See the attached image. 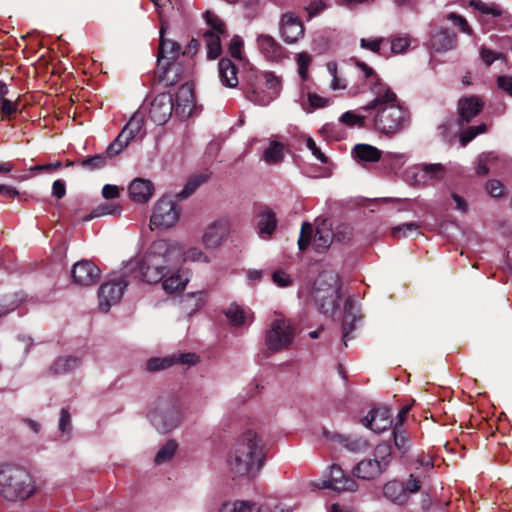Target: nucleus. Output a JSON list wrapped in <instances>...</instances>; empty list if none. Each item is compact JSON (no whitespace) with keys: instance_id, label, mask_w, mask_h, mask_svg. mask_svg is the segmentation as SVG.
Masks as SVG:
<instances>
[{"instance_id":"41","label":"nucleus","mask_w":512,"mask_h":512,"mask_svg":"<svg viewBox=\"0 0 512 512\" xmlns=\"http://www.w3.org/2000/svg\"><path fill=\"white\" fill-rule=\"evenodd\" d=\"M178 444L175 440H169L167 441L157 452L155 456V463L160 465L163 463H166L172 459L174 456L176 450H177Z\"/></svg>"},{"instance_id":"8","label":"nucleus","mask_w":512,"mask_h":512,"mask_svg":"<svg viewBox=\"0 0 512 512\" xmlns=\"http://www.w3.org/2000/svg\"><path fill=\"white\" fill-rule=\"evenodd\" d=\"M338 292L339 284L335 275L324 273L316 280L314 300L324 314L332 313L336 308L339 298Z\"/></svg>"},{"instance_id":"43","label":"nucleus","mask_w":512,"mask_h":512,"mask_svg":"<svg viewBox=\"0 0 512 512\" xmlns=\"http://www.w3.org/2000/svg\"><path fill=\"white\" fill-rule=\"evenodd\" d=\"M207 179L208 176L206 174H197L190 177L184 188L178 193V198L185 199L189 197Z\"/></svg>"},{"instance_id":"60","label":"nucleus","mask_w":512,"mask_h":512,"mask_svg":"<svg viewBox=\"0 0 512 512\" xmlns=\"http://www.w3.org/2000/svg\"><path fill=\"white\" fill-rule=\"evenodd\" d=\"M114 213L119 214V210L117 207L113 206L112 204H103V205L98 206L95 209V211L93 212V214L90 216H87L85 218V220L88 221V220H91L93 217L110 215V214H114Z\"/></svg>"},{"instance_id":"51","label":"nucleus","mask_w":512,"mask_h":512,"mask_svg":"<svg viewBox=\"0 0 512 512\" xmlns=\"http://www.w3.org/2000/svg\"><path fill=\"white\" fill-rule=\"evenodd\" d=\"M480 57L487 66H490L496 60L502 61L505 65L507 64V58L503 53L488 49L484 46L480 49Z\"/></svg>"},{"instance_id":"47","label":"nucleus","mask_w":512,"mask_h":512,"mask_svg":"<svg viewBox=\"0 0 512 512\" xmlns=\"http://www.w3.org/2000/svg\"><path fill=\"white\" fill-rule=\"evenodd\" d=\"M22 302L18 295H7L0 297V317L14 311Z\"/></svg>"},{"instance_id":"42","label":"nucleus","mask_w":512,"mask_h":512,"mask_svg":"<svg viewBox=\"0 0 512 512\" xmlns=\"http://www.w3.org/2000/svg\"><path fill=\"white\" fill-rule=\"evenodd\" d=\"M207 179L208 176L206 174H197L190 177L184 188L178 193V198L185 199L189 197Z\"/></svg>"},{"instance_id":"27","label":"nucleus","mask_w":512,"mask_h":512,"mask_svg":"<svg viewBox=\"0 0 512 512\" xmlns=\"http://www.w3.org/2000/svg\"><path fill=\"white\" fill-rule=\"evenodd\" d=\"M483 102L477 96L463 97L458 102L461 122H469L481 111Z\"/></svg>"},{"instance_id":"18","label":"nucleus","mask_w":512,"mask_h":512,"mask_svg":"<svg viewBox=\"0 0 512 512\" xmlns=\"http://www.w3.org/2000/svg\"><path fill=\"white\" fill-rule=\"evenodd\" d=\"M100 277V269L89 260H80L74 264L72 278L80 286L95 284Z\"/></svg>"},{"instance_id":"21","label":"nucleus","mask_w":512,"mask_h":512,"mask_svg":"<svg viewBox=\"0 0 512 512\" xmlns=\"http://www.w3.org/2000/svg\"><path fill=\"white\" fill-rule=\"evenodd\" d=\"M280 30L283 40L289 44L297 42L304 34L301 21L291 12L282 15Z\"/></svg>"},{"instance_id":"9","label":"nucleus","mask_w":512,"mask_h":512,"mask_svg":"<svg viewBox=\"0 0 512 512\" xmlns=\"http://www.w3.org/2000/svg\"><path fill=\"white\" fill-rule=\"evenodd\" d=\"M313 227L310 223L304 222L301 227L298 246L300 250H305L311 243L316 252L323 253L330 247L334 238L331 225L323 220L317 224L315 235L312 239Z\"/></svg>"},{"instance_id":"45","label":"nucleus","mask_w":512,"mask_h":512,"mask_svg":"<svg viewBox=\"0 0 512 512\" xmlns=\"http://www.w3.org/2000/svg\"><path fill=\"white\" fill-rule=\"evenodd\" d=\"M470 6H472L474 9L478 10L482 14L491 15L493 17H499L502 15L501 8L493 2L486 3L481 0H471Z\"/></svg>"},{"instance_id":"59","label":"nucleus","mask_w":512,"mask_h":512,"mask_svg":"<svg viewBox=\"0 0 512 512\" xmlns=\"http://www.w3.org/2000/svg\"><path fill=\"white\" fill-rule=\"evenodd\" d=\"M59 430L63 435H66V437L69 438L71 432V420L70 415L66 409L61 410Z\"/></svg>"},{"instance_id":"5","label":"nucleus","mask_w":512,"mask_h":512,"mask_svg":"<svg viewBox=\"0 0 512 512\" xmlns=\"http://www.w3.org/2000/svg\"><path fill=\"white\" fill-rule=\"evenodd\" d=\"M392 461V447L383 442L378 444L371 457L358 462L353 468V475L362 480H374L381 476Z\"/></svg>"},{"instance_id":"20","label":"nucleus","mask_w":512,"mask_h":512,"mask_svg":"<svg viewBox=\"0 0 512 512\" xmlns=\"http://www.w3.org/2000/svg\"><path fill=\"white\" fill-rule=\"evenodd\" d=\"M392 415L390 410L385 407H377L372 409L362 420L365 427L371 429L375 433H381L387 430L392 424Z\"/></svg>"},{"instance_id":"29","label":"nucleus","mask_w":512,"mask_h":512,"mask_svg":"<svg viewBox=\"0 0 512 512\" xmlns=\"http://www.w3.org/2000/svg\"><path fill=\"white\" fill-rule=\"evenodd\" d=\"M457 36L448 29H442L431 38V48L436 52H445L456 47Z\"/></svg>"},{"instance_id":"55","label":"nucleus","mask_w":512,"mask_h":512,"mask_svg":"<svg viewBox=\"0 0 512 512\" xmlns=\"http://www.w3.org/2000/svg\"><path fill=\"white\" fill-rule=\"evenodd\" d=\"M487 126L485 124H480L478 126L469 127L466 131H464L461 135L460 141L463 146L473 140L477 135L482 134L486 131Z\"/></svg>"},{"instance_id":"17","label":"nucleus","mask_w":512,"mask_h":512,"mask_svg":"<svg viewBox=\"0 0 512 512\" xmlns=\"http://www.w3.org/2000/svg\"><path fill=\"white\" fill-rule=\"evenodd\" d=\"M174 102V111L181 119L188 118L195 108V98L193 86L190 83L181 85L176 94Z\"/></svg>"},{"instance_id":"7","label":"nucleus","mask_w":512,"mask_h":512,"mask_svg":"<svg viewBox=\"0 0 512 512\" xmlns=\"http://www.w3.org/2000/svg\"><path fill=\"white\" fill-rule=\"evenodd\" d=\"M165 23L162 21L160 28V45L159 54L157 59V71L161 81L167 85H171L175 82L174 78H171L169 74L177 71L174 61L180 54V46L178 43L165 39Z\"/></svg>"},{"instance_id":"52","label":"nucleus","mask_w":512,"mask_h":512,"mask_svg":"<svg viewBox=\"0 0 512 512\" xmlns=\"http://www.w3.org/2000/svg\"><path fill=\"white\" fill-rule=\"evenodd\" d=\"M329 101L330 100L327 97H322L315 93H308L307 94V102L309 104V108H307L304 104H303V108L307 112H311L314 109L324 108V107L328 106Z\"/></svg>"},{"instance_id":"10","label":"nucleus","mask_w":512,"mask_h":512,"mask_svg":"<svg viewBox=\"0 0 512 512\" xmlns=\"http://www.w3.org/2000/svg\"><path fill=\"white\" fill-rule=\"evenodd\" d=\"M295 329L290 321L277 318L272 321L270 329L266 332L265 345L270 352L286 349L293 342Z\"/></svg>"},{"instance_id":"25","label":"nucleus","mask_w":512,"mask_h":512,"mask_svg":"<svg viewBox=\"0 0 512 512\" xmlns=\"http://www.w3.org/2000/svg\"><path fill=\"white\" fill-rule=\"evenodd\" d=\"M264 77L267 96L265 98H261L259 97V93L256 91H252L249 95L250 101L261 106H266L272 102L279 95L281 90V80L277 76L273 73H266Z\"/></svg>"},{"instance_id":"38","label":"nucleus","mask_w":512,"mask_h":512,"mask_svg":"<svg viewBox=\"0 0 512 512\" xmlns=\"http://www.w3.org/2000/svg\"><path fill=\"white\" fill-rule=\"evenodd\" d=\"M367 115H362L354 111H347L340 116V122L353 127H366L368 122H371V111H367Z\"/></svg>"},{"instance_id":"32","label":"nucleus","mask_w":512,"mask_h":512,"mask_svg":"<svg viewBox=\"0 0 512 512\" xmlns=\"http://www.w3.org/2000/svg\"><path fill=\"white\" fill-rule=\"evenodd\" d=\"M144 128V114L142 112L136 111L128 123L123 127L121 132L123 136H127L131 141L134 140L137 136L143 137L145 132Z\"/></svg>"},{"instance_id":"49","label":"nucleus","mask_w":512,"mask_h":512,"mask_svg":"<svg viewBox=\"0 0 512 512\" xmlns=\"http://www.w3.org/2000/svg\"><path fill=\"white\" fill-rule=\"evenodd\" d=\"M427 185L439 181L444 177L445 169L442 164H425Z\"/></svg>"},{"instance_id":"11","label":"nucleus","mask_w":512,"mask_h":512,"mask_svg":"<svg viewBox=\"0 0 512 512\" xmlns=\"http://www.w3.org/2000/svg\"><path fill=\"white\" fill-rule=\"evenodd\" d=\"M180 210L175 201L164 196L157 201L150 218V228L166 230L173 227L179 220Z\"/></svg>"},{"instance_id":"2","label":"nucleus","mask_w":512,"mask_h":512,"mask_svg":"<svg viewBox=\"0 0 512 512\" xmlns=\"http://www.w3.org/2000/svg\"><path fill=\"white\" fill-rule=\"evenodd\" d=\"M180 257V245L169 240H156L144 254L127 261L122 273L133 276L148 284L159 283L173 271Z\"/></svg>"},{"instance_id":"36","label":"nucleus","mask_w":512,"mask_h":512,"mask_svg":"<svg viewBox=\"0 0 512 512\" xmlns=\"http://www.w3.org/2000/svg\"><path fill=\"white\" fill-rule=\"evenodd\" d=\"M284 145L276 140L270 139L268 147L263 152V160L267 164H277L283 160Z\"/></svg>"},{"instance_id":"26","label":"nucleus","mask_w":512,"mask_h":512,"mask_svg":"<svg viewBox=\"0 0 512 512\" xmlns=\"http://www.w3.org/2000/svg\"><path fill=\"white\" fill-rule=\"evenodd\" d=\"M189 273L188 271L178 268L171 273L169 276H164V278L160 281L162 284L163 290L168 294H173L176 292H181L185 289L189 282Z\"/></svg>"},{"instance_id":"62","label":"nucleus","mask_w":512,"mask_h":512,"mask_svg":"<svg viewBox=\"0 0 512 512\" xmlns=\"http://www.w3.org/2000/svg\"><path fill=\"white\" fill-rule=\"evenodd\" d=\"M206 298H207V294L203 291L192 293L189 296V300L193 301V304H192L193 308L191 309L190 314L194 313L197 310H199L200 308H202L206 302Z\"/></svg>"},{"instance_id":"44","label":"nucleus","mask_w":512,"mask_h":512,"mask_svg":"<svg viewBox=\"0 0 512 512\" xmlns=\"http://www.w3.org/2000/svg\"><path fill=\"white\" fill-rule=\"evenodd\" d=\"M326 70L332 78L330 83L331 90L339 91L346 89V80L338 74V68L335 62H328L326 64Z\"/></svg>"},{"instance_id":"57","label":"nucleus","mask_w":512,"mask_h":512,"mask_svg":"<svg viewBox=\"0 0 512 512\" xmlns=\"http://www.w3.org/2000/svg\"><path fill=\"white\" fill-rule=\"evenodd\" d=\"M242 48H243V40L240 36L235 35L230 41L228 50L230 55L238 60L242 59Z\"/></svg>"},{"instance_id":"13","label":"nucleus","mask_w":512,"mask_h":512,"mask_svg":"<svg viewBox=\"0 0 512 512\" xmlns=\"http://www.w3.org/2000/svg\"><path fill=\"white\" fill-rule=\"evenodd\" d=\"M313 485L319 489H332L334 491H356L358 484L350 476L345 475L343 469L336 464L329 468V472L323 476L319 482H314Z\"/></svg>"},{"instance_id":"30","label":"nucleus","mask_w":512,"mask_h":512,"mask_svg":"<svg viewBox=\"0 0 512 512\" xmlns=\"http://www.w3.org/2000/svg\"><path fill=\"white\" fill-rule=\"evenodd\" d=\"M383 493L386 499L397 505H404L409 500L404 483L398 480L387 482L383 487Z\"/></svg>"},{"instance_id":"40","label":"nucleus","mask_w":512,"mask_h":512,"mask_svg":"<svg viewBox=\"0 0 512 512\" xmlns=\"http://www.w3.org/2000/svg\"><path fill=\"white\" fill-rule=\"evenodd\" d=\"M209 257L198 247H189L186 250L182 251L180 249V257L178 263L180 262H202L208 263Z\"/></svg>"},{"instance_id":"24","label":"nucleus","mask_w":512,"mask_h":512,"mask_svg":"<svg viewBox=\"0 0 512 512\" xmlns=\"http://www.w3.org/2000/svg\"><path fill=\"white\" fill-rule=\"evenodd\" d=\"M129 198L139 204L147 203L154 194V184L144 178H135L128 186Z\"/></svg>"},{"instance_id":"14","label":"nucleus","mask_w":512,"mask_h":512,"mask_svg":"<svg viewBox=\"0 0 512 512\" xmlns=\"http://www.w3.org/2000/svg\"><path fill=\"white\" fill-rule=\"evenodd\" d=\"M352 153L359 162L373 163L382 159L384 163L391 164L393 167L400 165L401 161L404 159L403 154L394 152L382 153V151L369 144L355 145Z\"/></svg>"},{"instance_id":"48","label":"nucleus","mask_w":512,"mask_h":512,"mask_svg":"<svg viewBox=\"0 0 512 512\" xmlns=\"http://www.w3.org/2000/svg\"><path fill=\"white\" fill-rule=\"evenodd\" d=\"M131 140L127 136H123L120 132L116 139L107 147L106 153L108 156H116L121 153L129 144Z\"/></svg>"},{"instance_id":"61","label":"nucleus","mask_w":512,"mask_h":512,"mask_svg":"<svg viewBox=\"0 0 512 512\" xmlns=\"http://www.w3.org/2000/svg\"><path fill=\"white\" fill-rule=\"evenodd\" d=\"M410 46V39L406 36L396 37L391 41V50L393 53H402Z\"/></svg>"},{"instance_id":"31","label":"nucleus","mask_w":512,"mask_h":512,"mask_svg":"<svg viewBox=\"0 0 512 512\" xmlns=\"http://www.w3.org/2000/svg\"><path fill=\"white\" fill-rule=\"evenodd\" d=\"M225 315L233 326H242L252 322V313L237 304H230L225 310Z\"/></svg>"},{"instance_id":"53","label":"nucleus","mask_w":512,"mask_h":512,"mask_svg":"<svg viewBox=\"0 0 512 512\" xmlns=\"http://www.w3.org/2000/svg\"><path fill=\"white\" fill-rule=\"evenodd\" d=\"M393 435L396 448L402 454H405L410 449L409 438L407 437L404 431L400 430V428H394Z\"/></svg>"},{"instance_id":"3","label":"nucleus","mask_w":512,"mask_h":512,"mask_svg":"<svg viewBox=\"0 0 512 512\" xmlns=\"http://www.w3.org/2000/svg\"><path fill=\"white\" fill-rule=\"evenodd\" d=\"M265 461L264 449L258 435L251 430L241 434L226 457L231 475L252 479L258 475Z\"/></svg>"},{"instance_id":"58","label":"nucleus","mask_w":512,"mask_h":512,"mask_svg":"<svg viewBox=\"0 0 512 512\" xmlns=\"http://www.w3.org/2000/svg\"><path fill=\"white\" fill-rule=\"evenodd\" d=\"M306 147L311 151L312 155L321 163L326 164L328 158L325 153L316 145L315 141L311 137H307L305 140Z\"/></svg>"},{"instance_id":"28","label":"nucleus","mask_w":512,"mask_h":512,"mask_svg":"<svg viewBox=\"0 0 512 512\" xmlns=\"http://www.w3.org/2000/svg\"><path fill=\"white\" fill-rule=\"evenodd\" d=\"M236 65L227 58H223L218 63V76L222 86L226 88H235L238 85Z\"/></svg>"},{"instance_id":"37","label":"nucleus","mask_w":512,"mask_h":512,"mask_svg":"<svg viewBox=\"0 0 512 512\" xmlns=\"http://www.w3.org/2000/svg\"><path fill=\"white\" fill-rule=\"evenodd\" d=\"M499 157L493 153H485L478 157L477 161V173L479 175H486L491 170L498 169Z\"/></svg>"},{"instance_id":"23","label":"nucleus","mask_w":512,"mask_h":512,"mask_svg":"<svg viewBox=\"0 0 512 512\" xmlns=\"http://www.w3.org/2000/svg\"><path fill=\"white\" fill-rule=\"evenodd\" d=\"M260 53L269 61L278 62L284 57L283 47L268 34H259L256 39Z\"/></svg>"},{"instance_id":"22","label":"nucleus","mask_w":512,"mask_h":512,"mask_svg":"<svg viewBox=\"0 0 512 512\" xmlns=\"http://www.w3.org/2000/svg\"><path fill=\"white\" fill-rule=\"evenodd\" d=\"M219 512H292L289 507L275 506L272 510L269 506L251 501H235L222 505Z\"/></svg>"},{"instance_id":"4","label":"nucleus","mask_w":512,"mask_h":512,"mask_svg":"<svg viewBox=\"0 0 512 512\" xmlns=\"http://www.w3.org/2000/svg\"><path fill=\"white\" fill-rule=\"evenodd\" d=\"M36 492L35 481L28 471L12 465L0 466V496L7 501H24Z\"/></svg>"},{"instance_id":"64","label":"nucleus","mask_w":512,"mask_h":512,"mask_svg":"<svg viewBox=\"0 0 512 512\" xmlns=\"http://www.w3.org/2000/svg\"><path fill=\"white\" fill-rule=\"evenodd\" d=\"M498 88L512 97V76L502 75L497 78Z\"/></svg>"},{"instance_id":"15","label":"nucleus","mask_w":512,"mask_h":512,"mask_svg":"<svg viewBox=\"0 0 512 512\" xmlns=\"http://www.w3.org/2000/svg\"><path fill=\"white\" fill-rule=\"evenodd\" d=\"M128 283L123 278L103 283L98 290L99 309L108 312L122 298Z\"/></svg>"},{"instance_id":"12","label":"nucleus","mask_w":512,"mask_h":512,"mask_svg":"<svg viewBox=\"0 0 512 512\" xmlns=\"http://www.w3.org/2000/svg\"><path fill=\"white\" fill-rule=\"evenodd\" d=\"M208 30L203 34V38L208 50V58L216 59L220 56L221 37L226 34L223 21L213 12L206 11L204 14Z\"/></svg>"},{"instance_id":"35","label":"nucleus","mask_w":512,"mask_h":512,"mask_svg":"<svg viewBox=\"0 0 512 512\" xmlns=\"http://www.w3.org/2000/svg\"><path fill=\"white\" fill-rule=\"evenodd\" d=\"M325 436L331 441H336L342 444L350 451L358 452L367 448V443L362 438H351L337 433H325Z\"/></svg>"},{"instance_id":"46","label":"nucleus","mask_w":512,"mask_h":512,"mask_svg":"<svg viewBox=\"0 0 512 512\" xmlns=\"http://www.w3.org/2000/svg\"><path fill=\"white\" fill-rule=\"evenodd\" d=\"M176 364V357L175 356H167V357H156L151 358L148 360L146 364V368L149 371H159L166 368L171 367L172 365Z\"/></svg>"},{"instance_id":"34","label":"nucleus","mask_w":512,"mask_h":512,"mask_svg":"<svg viewBox=\"0 0 512 512\" xmlns=\"http://www.w3.org/2000/svg\"><path fill=\"white\" fill-rule=\"evenodd\" d=\"M81 365V360L74 356H63L57 358L50 367V372L54 375H63L71 372Z\"/></svg>"},{"instance_id":"19","label":"nucleus","mask_w":512,"mask_h":512,"mask_svg":"<svg viewBox=\"0 0 512 512\" xmlns=\"http://www.w3.org/2000/svg\"><path fill=\"white\" fill-rule=\"evenodd\" d=\"M229 231V221L219 219L212 222L202 235V244L208 249L219 247Z\"/></svg>"},{"instance_id":"63","label":"nucleus","mask_w":512,"mask_h":512,"mask_svg":"<svg viewBox=\"0 0 512 512\" xmlns=\"http://www.w3.org/2000/svg\"><path fill=\"white\" fill-rule=\"evenodd\" d=\"M382 38H373V39H365L362 38L360 40V46L364 49H368L374 53H378L380 51V46L382 43Z\"/></svg>"},{"instance_id":"50","label":"nucleus","mask_w":512,"mask_h":512,"mask_svg":"<svg viewBox=\"0 0 512 512\" xmlns=\"http://www.w3.org/2000/svg\"><path fill=\"white\" fill-rule=\"evenodd\" d=\"M296 61L298 66V74L302 81H306L308 79V70L312 62V57L307 52H300L297 54Z\"/></svg>"},{"instance_id":"1","label":"nucleus","mask_w":512,"mask_h":512,"mask_svg":"<svg viewBox=\"0 0 512 512\" xmlns=\"http://www.w3.org/2000/svg\"><path fill=\"white\" fill-rule=\"evenodd\" d=\"M361 75L369 81L373 99L363 107L371 111V123L380 133L393 135L401 131L408 123V113L401 106L397 95L386 84L379 81L374 70L366 63L355 60Z\"/></svg>"},{"instance_id":"56","label":"nucleus","mask_w":512,"mask_h":512,"mask_svg":"<svg viewBox=\"0 0 512 512\" xmlns=\"http://www.w3.org/2000/svg\"><path fill=\"white\" fill-rule=\"evenodd\" d=\"M446 19L450 21L455 27H458L463 33L471 35L472 30L466 19L461 15L452 12L447 14Z\"/></svg>"},{"instance_id":"16","label":"nucleus","mask_w":512,"mask_h":512,"mask_svg":"<svg viewBox=\"0 0 512 512\" xmlns=\"http://www.w3.org/2000/svg\"><path fill=\"white\" fill-rule=\"evenodd\" d=\"M173 111V97L168 93H160L151 101L149 117L154 123L163 125L169 120Z\"/></svg>"},{"instance_id":"54","label":"nucleus","mask_w":512,"mask_h":512,"mask_svg":"<svg viewBox=\"0 0 512 512\" xmlns=\"http://www.w3.org/2000/svg\"><path fill=\"white\" fill-rule=\"evenodd\" d=\"M419 226L415 223H403L392 228L391 234L394 238L406 237L409 233L416 232Z\"/></svg>"},{"instance_id":"39","label":"nucleus","mask_w":512,"mask_h":512,"mask_svg":"<svg viewBox=\"0 0 512 512\" xmlns=\"http://www.w3.org/2000/svg\"><path fill=\"white\" fill-rule=\"evenodd\" d=\"M426 169L425 163L412 166L406 171V178L410 182L411 185L414 186H426Z\"/></svg>"},{"instance_id":"6","label":"nucleus","mask_w":512,"mask_h":512,"mask_svg":"<svg viewBox=\"0 0 512 512\" xmlns=\"http://www.w3.org/2000/svg\"><path fill=\"white\" fill-rule=\"evenodd\" d=\"M184 414L174 401L160 400L148 413L150 423L161 433H168L179 426Z\"/></svg>"},{"instance_id":"33","label":"nucleus","mask_w":512,"mask_h":512,"mask_svg":"<svg viewBox=\"0 0 512 512\" xmlns=\"http://www.w3.org/2000/svg\"><path fill=\"white\" fill-rule=\"evenodd\" d=\"M276 225V216L272 211L266 209L259 213L257 229L262 238L270 237L276 229Z\"/></svg>"}]
</instances>
